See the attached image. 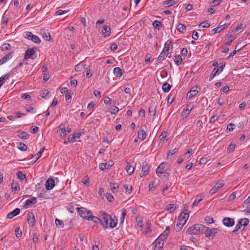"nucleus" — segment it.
<instances>
[{"label": "nucleus", "instance_id": "1", "mask_svg": "<svg viewBox=\"0 0 250 250\" xmlns=\"http://www.w3.org/2000/svg\"><path fill=\"white\" fill-rule=\"evenodd\" d=\"M100 224L104 229H113L115 228L117 224V219L114 216L112 217L104 212H100Z\"/></svg>", "mask_w": 250, "mask_h": 250}, {"label": "nucleus", "instance_id": "2", "mask_svg": "<svg viewBox=\"0 0 250 250\" xmlns=\"http://www.w3.org/2000/svg\"><path fill=\"white\" fill-rule=\"evenodd\" d=\"M206 227L203 225L199 224H195L188 228L186 233L190 235H196L204 231Z\"/></svg>", "mask_w": 250, "mask_h": 250}, {"label": "nucleus", "instance_id": "3", "mask_svg": "<svg viewBox=\"0 0 250 250\" xmlns=\"http://www.w3.org/2000/svg\"><path fill=\"white\" fill-rule=\"evenodd\" d=\"M170 44L169 43L166 42L165 44L164 48L158 57V61H164L167 58L168 55L170 54L171 52L170 51Z\"/></svg>", "mask_w": 250, "mask_h": 250}, {"label": "nucleus", "instance_id": "4", "mask_svg": "<svg viewBox=\"0 0 250 250\" xmlns=\"http://www.w3.org/2000/svg\"><path fill=\"white\" fill-rule=\"evenodd\" d=\"M77 210L80 216L83 219L87 220L90 217L92 212L87 208L83 207L77 208Z\"/></svg>", "mask_w": 250, "mask_h": 250}, {"label": "nucleus", "instance_id": "5", "mask_svg": "<svg viewBox=\"0 0 250 250\" xmlns=\"http://www.w3.org/2000/svg\"><path fill=\"white\" fill-rule=\"evenodd\" d=\"M23 37L25 39L31 40L35 43H40L41 42V40L39 37L37 35H33L31 32H24L23 33Z\"/></svg>", "mask_w": 250, "mask_h": 250}, {"label": "nucleus", "instance_id": "6", "mask_svg": "<svg viewBox=\"0 0 250 250\" xmlns=\"http://www.w3.org/2000/svg\"><path fill=\"white\" fill-rule=\"evenodd\" d=\"M205 234L206 237L208 238L209 239H212L215 234L217 233L219 229L217 228H212L210 229L209 228H206L205 229Z\"/></svg>", "mask_w": 250, "mask_h": 250}, {"label": "nucleus", "instance_id": "7", "mask_svg": "<svg viewBox=\"0 0 250 250\" xmlns=\"http://www.w3.org/2000/svg\"><path fill=\"white\" fill-rule=\"evenodd\" d=\"M189 217V212L188 211L181 213L178 217V222L181 226H184L186 223Z\"/></svg>", "mask_w": 250, "mask_h": 250}, {"label": "nucleus", "instance_id": "8", "mask_svg": "<svg viewBox=\"0 0 250 250\" xmlns=\"http://www.w3.org/2000/svg\"><path fill=\"white\" fill-rule=\"evenodd\" d=\"M167 164L164 162L161 163L156 170V173L159 177H162L163 174H165L166 171Z\"/></svg>", "mask_w": 250, "mask_h": 250}, {"label": "nucleus", "instance_id": "9", "mask_svg": "<svg viewBox=\"0 0 250 250\" xmlns=\"http://www.w3.org/2000/svg\"><path fill=\"white\" fill-rule=\"evenodd\" d=\"M224 186V183L223 182H217L213 187L209 190V193L211 195H213L216 192H217L218 190H219L223 186Z\"/></svg>", "mask_w": 250, "mask_h": 250}, {"label": "nucleus", "instance_id": "10", "mask_svg": "<svg viewBox=\"0 0 250 250\" xmlns=\"http://www.w3.org/2000/svg\"><path fill=\"white\" fill-rule=\"evenodd\" d=\"M35 53V50L34 48H29L25 51L24 58L25 60L29 59H35L34 57Z\"/></svg>", "mask_w": 250, "mask_h": 250}, {"label": "nucleus", "instance_id": "11", "mask_svg": "<svg viewBox=\"0 0 250 250\" xmlns=\"http://www.w3.org/2000/svg\"><path fill=\"white\" fill-rule=\"evenodd\" d=\"M223 225L227 227H231L234 225V220L229 217H225L222 219Z\"/></svg>", "mask_w": 250, "mask_h": 250}, {"label": "nucleus", "instance_id": "12", "mask_svg": "<svg viewBox=\"0 0 250 250\" xmlns=\"http://www.w3.org/2000/svg\"><path fill=\"white\" fill-rule=\"evenodd\" d=\"M114 164V162L112 160L108 161L104 163H100L99 166V168L103 171L111 167Z\"/></svg>", "mask_w": 250, "mask_h": 250}, {"label": "nucleus", "instance_id": "13", "mask_svg": "<svg viewBox=\"0 0 250 250\" xmlns=\"http://www.w3.org/2000/svg\"><path fill=\"white\" fill-rule=\"evenodd\" d=\"M37 202V200L35 197H31V198L27 199L25 201L24 204L23 205V207L25 208H27L30 206H31L32 205H34V204H36Z\"/></svg>", "mask_w": 250, "mask_h": 250}, {"label": "nucleus", "instance_id": "14", "mask_svg": "<svg viewBox=\"0 0 250 250\" xmlns=\"http://www.w3.org/2000/svg\"><path fill=\"white\" fill-rule=\"evenodd\" d=\"M149 169V167L148 164L146 162H144L142 163V172L140 174V176L141 177H144L146 174Z\"/></svg>", "mask_w": 250, "mask_h": 250}, {"label": "nucleus", "instance_id": "15", "mask_svg": "<svg viewBox=\"0 0 250 250\" xmlns=\"http://www.w3.org/2000/svg\"><path fill=\"white\" fill-rule=\"evenodd\" d=\"M13 56V53L12 52H10L6 54L0 60V65L5 63L7 61L10 60L12 58Z\"/></svg>", "mask_w": 250, "mask_h": 250}, {"label": "nucleus", "instance_id": "16", "mask_svg": "<svg viewBox=\"0 0 250 250\" xmlns=\"http://www.w3.org/2000/svg\"><path fill=\"white\" fill-rule=\"evenodd\" d=\"M55 181L53 178H49L45 182V188L47 190H51L55 186Z\"/></svg>", "mask_w": 250, "mask_h": 250}, {"label": "nucleus", "instance_id": "17", "mask_svg": "<svg viewBox=\"0 0 250 250\" xmlns=\"http://www.w3.org/2000/svg\"><path fill=\"white\" fill-rule=\"evenodd\" d=\"M102 33L104 38L109 37L111 34L110 27L107 25L104 26Z\"/></svg>", "mask_w": 250, "mask_h": 250}, {"label": "nucleus", "instance_id": "18", "mask_svg": "<svg viewBox=\"0 0 250 250\" xmlns=\"http://www.w3.org/2000/svg\"><path fill=\"white\" fill-rule=\"evenodd\" d=\"M198 88V86H194L192 87V88L190 90L187 94V98L189 99L196 96L199 93V90L197 89Z\"/></svg>", "mask_w": 250, "mask_h": 250}, {"label": "nucleus", "instance_id": "19", "mask_svg": "<svg viewBox=\"0 0 250 250\" xmlns=\"http://www.w3.org/2000/svg\"><path fill=\"white\" fill-rule=\"evenodd\" d=\"M220 24H221L220 25L217 26L216 28H213L211 32L213 34H216L220 33L221 31H222L223 29H225L226 27V23H222V22H220Z\"/></svg>", "mask_w": 250, "mask_h": 250}, {"label": "nucleus", "instance_id": "20", "mask_svg": "<svg viewBox=\"0 0 250 250\" xmlns=\"http://www.w3.org/2000/svg\"><path fill=\"white\" fill-rule=\"evenodd\" d=\"M169 232V227H167L166 230L161 233V234L157 238L158 239L163 242L165 241L167 238V235Z\"/></svg>", "mask_w": 250, "mask_h": 250}, {"label": "nucleus", "instance_id": "21", "mask_svg": "<svg viewBox=\"0 0 250 250\" xmlns=\"http://www.w3.org/2000/svg\"><path fill=\"white\" fill-rule=\"evenodd\" d=\"M20 209L19 208H16L14 210L10 211L7 215V218L8 219H12L14 217L18 215L20 213Z\"/></svg>", "mask_w": 250, "mask_h": 250}, {"label": "nucleus", "instance_id": "22", "mask_svg": "<svg viewBox=\"0 0 250 250\" xmlns=\"http://www.w3.org/2000/svg\"><path fill=\"white\" fill-rule=\"evenodd\" d=\"M223 67L222 66H221L219 68H218V67L214 68L210 74V75L209 77V81L212 80L215 76V75H216V74L218 72H219V73L222 72L223 71Z\"/></svg>", "mask_w": 250, "mask_h": 250}, {"label": "nucleus", "instance_id": "23", "mask_svg": "<svg viewBox=\"0 0 250 250\" xmlns=\"http://www.w3.org/2000/svg\"><path fill=\"white\" fill-rule=\"evenodd\" d=\"M11 188L12 191L14 193H17L19 191L20 188L18 183L16 181H13L11 183Z\"/></svg>", "mask_w": 250, "mask_h": 250}, {"label": "nucleus", "instance_id": "24", "mask_svg": "<svg viewBox=\"0 0 250 250\" xmlns=\"http://www.w3.org/2000/svg\"><path fill=\"white\" fill-rule=\"evenodd\" d=\"M155 244L154 250H159L163 248L164 244V242L160 241L157 238L155 240L154 242Z\"/></svg>", "mask_w": 250, "mask_h": 250}, {"label": "nucleus", "instance_id": "25", "mask_svg": "<svg viewBox=\"0 0 250 250\" xmlns=\"http://www.w3.org/2000/svg\"><path fill=\"white\" fill-rule=\"evenodd\" d=\"M244 230V228L242 226L240 222L239 221L237 222V224L235 227L234 229L232 231L233 233H236L238 231H242Z\"/></svg>", "mask_w": 250, "mask_h": 250}, {"label": "nucleus", "instance_id": "26", "mask_svg": "<svg viewBox=\"0 0 250 250\" xmlns=\"http://www.w3.org/2000/svg\"><path fill=\"white\" fill-rule=\"evenodd\" d=\"M234 33H232L229 35L228 36V39L225 43V45H229L231 42L234 40L235 37L234 35Z\"/></svg>", "mask_w": 250, "mask_h": 250}, {"label": "nucleus", "instance_id": "27", "mask_svg": "<svg viewBox=\"0 0 250 250\" xmlns=\"http://www.w3.org/2000/svg\"><path fill=\"white\" fill-rule=\"evenodd\" d=\"M151 232V224L150 222H146L145 224V234L147 236Z\"/></svg>", "mask_w": 250, "mask_h": 250}, {"label": "nucleus", "instance_id": "28", "mask_svg": "<svg viewBox=\"0 0 250 250\" xmlns=\"http://www.w3.org/2000/svg\"><path fill=\"white\" fill-rule=\"evenodd\" d=\"M58 132L60 134V137L63 139L66 136V132L65 131V127L64 126L62 127V125H60L59 126V130Z\"/></svg>", "mask_w": 250, "mask_h": 250}, {"label": "nucleus", "instance_id": "29", "mask_svg": "<svg viewBox=\"0 0 250 250\" xmlns=\"http://www.w3.org/2000/svg\"><path fill=\"white\" fill-rule=\"evenodd\" d=\"M85 64L83 62H81L77 64L75 67V70L76 72L81 71L85 66Z\"/></svg>", "mask_w": 250, "mask_h": 250}, {"label": "nucleus", "instance_id": "30", "mask_svg": "<svg viewBox=\"0 0 250 250\" xmlns=\"http://www.w3.org/2000/svg\"><path fill=\"white\" fill-rule=\"evenodd\" d=\"M113 73L114 75L118 77H121L123 75V72L122 69L118 67L114 68Z\"/></svg>", "mask_w": 250, "mask_h": 250}, {"label": "nucleus", "instance_id": "31", "mask_svg": "<svg viewBox=\"0 0 250 250\" xmlns=\"http://www.w3.org/2000/svg\"><path fill=\"white\" fill-rule=\"evenodd\" d=\"M146 136V134L144 130H141L138 133V137L142 141L145 139Z\"/></svg>", "mask_w": 250, "mask_h": 250}, {"label": "nucleus", "instance_id": "32", "mask_svg": "<svg viewBox=\"0 0 250 250\" xmlns=\"http://www.w3.org/2000/svg\"><path fill=\"white\" fill-rule=\"evenodd\" d=\"M189 105H188L187 106V109L182 112V117L183 118H187L190 114V112L192 110V108H189Z\"/></svg>", "mask_w": 250, "mask_h": 250}, {"label": "nucleus", "instance_id": "33", "mask_svg": "<svg viewBox=\"0 0 250 250\" xmlns=\"http://www.w3.org/2000/svg\"><path fill=\"white\" fill-rule=\"evenodd\" d=\"M110 187L111 191L113 192H116L118 191L119 188V185L117 183H111L110 184Z\"/></svg>", "mask_w": 250, "mask_h": 250}, {"label": "nucleus", "instance_id": "34", "mask_svg": "<svg viewBox=\"0 0 250 250\" xmlns=\"http://www.w3.org/2000/svg\"><path fill=\"white\" fill-rule=\"evenodd\" d=\"M87 220L91 221L95 223H98L99 222H100V217L99 218L96 216H93L92 215V213H91L90 217L87 218Z\"/></svg>", "mask_w": 250, "mask_h": 250}, {"label": "nucleus", "instance_id": "35", "mask_svg": "<svg viewBox=\"0 0 250 250\" xmlns=\"http://www.w3.org/2000/svg\"><path fill=\"white\" fill-rule=\"evenodd\" d=\"M17 147L19 150L22 151H25L27 149L26 145L22 143H18L17 144Z\"/></svg>", "mask_w": 250, "mask_h": 250}, {"label": "nucleus", "instance_id": "36", "mask_svg": "<svg viewBox=\"0 0 250 250\" xmlns=\"http://www.w3.org/2000/svg\"><path fill=\"white\" fill-rule=\"evenodd\" d=\"M178 2V0H167L164 2V5L167 6H171Z\"/></svg>", "mask_w": 250, "mask_h": 250}, {"label": "nucleus", "instance_id": "37", "mask_svg": "<svg viewBox=\"0 0 250 250\" xmlns=\"http://www.w3.org/2000/svg\"><path fill=\"white\" fill-rule=\"evenodd\" d=\"M239 221L240 222L242 226L244 228L249 224L250 222L249 220L246 218L241 219L239 220Z\"/></svg>", "mask_w": 250, "mask_h": 250}, {"label": "nucleus", "instance_id": "38", "mask_svg": "<svg viewBox=\"0 0 250 250\" xmlns=\"http://www.w3.org/2000/svg\"><path fill=\"white\" fill-rule=\"evenodd\" d=\"M27 221L29 224H31L32 226L34 225L35 224V218L33 214H28Z\"/></svg>", "mask_w": 250, "mask_h": 250}, {"label": "nucleus", "instance_id": "39", "mask_svg": "<svg viewBox=\"0 0 250 250\" xmlns=\"http://www.w3.org/2000/svg\"><path fill=\"white\" fill-rule=\"evenodd\" d=\"M174 62L177 65H180L181 64L182 59L181 56L177 55L173 58Z\"/></svg>", "mask_w": 250, "mask_h": 250}, {"label": "nucleus", "instance_id": "40", "mask_svg": "<svg viewBox=\"0 0 250 250\" xmlns=\"http://www.w3.org/2000/svg\"><path fill=\"white\" fill-rule=\"evenodd\" d=\"M126 215V211L125 208H123L121 210V216L120 218V223L123 224L124 222L125 217Z\"/></svg>", "mask_w": 250, "mask_h": 250}, {"label": "nucleus", "instance_id": "41", "mask_svg": "<svg viewBox=\"0 0 250 250\" xmlns=\"http://www.w3.org/2000/svg\"><path fill=\"white\" fill-rule=\"evenodd\" d=\"M177 29L181 33H184L186 30V26L182 23H179L177 26Z\"/></svg>", "mask_w": 250, "mask_h": 250}, {"label": "nucleus", "instance_id": "42", "mask_svg": "<svg viewBox=\"0 0 250 250\" xmlns=\"http://www.w3.org/2000/svg\"><path fill=\"white\" fill-rule=\"evenodd\" d=\"M44 150V147H42L40 151L34 156L36 158L34 161V163H35L37 160H38L42 156V153Z\"/></svg>", "mask_w": 250, "mask_h": 250}, {"label": "nucleus", "instance_id": "43", "mask_svg": "<svg viewBox=\"0 0 250 250\" xmlns=\"http://www.w3.org/2000/svg\"><path fill=\"white\" fill-rule=\"evenodd\" d=\"M125 169H126V172L129 175H131L132 174H133V173L134 172V167L129 165V164H128L127 165V166L126 167Z\"/></svg>", "mask_w": 250, "mask_h": 250}, {"label": "nucleus", "instance_id": "44", "mask_svg": "<svg viewBox=\"0 0 250 250\" xmlns=\"http://www.w3.org/2000/svg\"><path fill=\"white\" fill-rule=\"evenodd\" d=\"M170 85L169 83H165L162 85V89L165 92H168L170 89Z\"/></svg>", "mask_w": 250, "mask_h": 250}, {"label": "nucleus", "instance_id": "45", "mask_svg": "<svg viewBox=\"0 0 250 250\" xmlns=\"http://www.w3.org/2000/svg\"><path fill=\"white\" fill-rule=\"evenodd\" d=\"M153 26L155 28L160 30L162 27V23L160 21L156 20L153 22Z\"/></svg>", "mask_w": 250, "mask_h": 250}, {"label": "nucleus", "instance_id": "46", "mask_svg": "<svg viewBox=\"0 0 250 250\" xmlns=\"http://www.w3.org/2000/svg\"><path fill=\"white\" fill-rule=\"evenodd\" d=\"M175 208H176L175 205L174 204H168L166 207V209L167 211H169L170 212H171Z\"/></svg>", "mask_w": 250, "mask_h": 250}, {"label": "nucleus", "instance_id": "47", "mask_svg": "<svg viewBox=\"0 0 250 250\" xmlns=\"http://www.w3.org/2000/svg\"><path fill=\"white\" fill-rule=\"evenodd\" d=\"M16 175L21 180H23L26 178V175L21 171H18Z\"/></svg>", "mask_w": 250, "mask_h": 250}, {"label": "nucleus", "instance_id": "48", "mask_svg": "<svg viewBox=\"0 0 250 250\" xmlns=\"http://www.w3.org/2000/svg\"><path fill=\"white\" fill-rule=\"evenodd\" d=\"M11 45L8 43H4L3 44L1 47L0 49L2 51H8L11 49Z\"/></svg>", "mask_w": 250, "mask_h": 250}, {"label": "nucleus", "instance_id": "49", "mask_svg": "<svg viewBox=\"0 0 250 250\" xmlns=\"http://www.w3.org/2000/svg\"><path fill=\"white\" fill-rule=\"evenodd\" d=\"M235 147V144L234 143H230L227 148V152L230 153L234 151Z\"/></svg>", "mask_w": 250, "mask_h": 250}, {"label": "nucleus", "instance_id": "50", "mask_svg": "<svg viewBox=\"0 0 250 250\" xmlns=\"http://www.w3.org/2000/svg\"><path fill=\"white\" fill-rule=\"evenodd\" d=\"M19 136L22 139H27L29 137V135L26 132L22 131L19 133Z\"/></svg>", "mask_w": 250, "mask_h": 250}, {"label": "nucleus", "instance_id": "51", "mask_svg": "<svg viewBox=\"0 0 250 250\" xmlns=\"http://www.w3.org/2000/svg\"><path fill=\"white\" fill-rule=\"evenodd\" d=\"M124 188H125V191L127 193H128V194H130L132 191V188L131 186H130L128 185H127V184L124 185Z\"/></svg>", "mask_w": 250, "mask_h": 250}, {"label": "nucleus", "instance_id": "52", "mask_svg": "<svg viewBox=\"0 0 250 250\" xmlns=\"http://www.w3.org/2000/svg\"><path fill=\"white\" fill-rule=\"evenodd\" d=\"M50 93V92L47 90V89H45V90H42L41 93H40V96L42 98H45L47 97V96Z\"/></svg>", "mask_w": 250, "mask_h": 250}, {"label": "nucleus", "instance_id": "53", "mask_svg": "<svg viewBox=\"0 0 250 250\" xmlns=\"http://www.w3.org/2000/svg\"><path fill=\"white\" fill-rule=\"evenodd\" d=\"M210 23H209L208 21H203L200 23L198 26L200 28H207L208 27Z\"/></svg>", "mask_w": 250, "mask_h": 250}, {"label": "nucleus", "instance_id": "54", "mask_svg": "<svg viewBox=\"0 0 250 250\" xmlns=\"http://www.w3.org/2000/svg\"><path fill=\"white\" fill-rule=\"evenodd\" d=\"M204 220L207 224H213L214 223V220L213 218L210 217L209 216H207L205 217Z\"/></svg>", "mask_w": 250, "mask_h": 250}, {"label": "nucleus", "instance_id": "55", "mask_svg": "<svg viewBox=\"0 0 250 250\" xmlns=\"http://www.w3.org/2000/svg\"><path fill=\"white\" fill-rule=\"evenodd\" d=\"M119 111V108L117 106H114L111 108L110 110V113L111 114L115 115Z\"/></svg>", "mask_w": 250, "mask_h": 250}, {"label": "nucleus", "instance_id": "56", "mask_svg": "<svg viewBox=\"0 0 250 250\" xmlns=\"http://www.w3.org/2000/svg\"><path fill=\"white\" fill-rule=\"evenodd\" d=\"M55 222V224H56V225L57 226V227H63V223L62 220H59L58 219H56Z\"/></svg>", "mask_w": 250, "mask_h": 250}, {"label": "nucleus", "instance_id": "57", "mask_svg": "<svg viewBox=\"0 0 250 250\" xmlns=\"http://www.w3.org/2000/svg\"><path fill=\"white\" fill-rule=\"evenodd\" d=\"M235 125L232 123L229 124L227 127V130L229 131H232L235 128Z\"/></svg>", "mask_w": 250, "mask_h": 250}, {"label": "nucleus", "instance_id": "58", "mask_svg": "<svg viewBox=\"0 0 250 250\" xmlns=\"http://www.w3.org/2000/svg\"><path fill=\"white\" fill-rule=\"evenodd\" d=\"M176 152V149H174L172 150H169L167 152V159L169 158L170 157L175 154Z\"/></svg>", "mask_w": 250, "mask_h": 250}, {"label": "nucleus", "instance_id": "59", "mask_svg": "<svg viewBox=\"0 0 250 250\" xmlns=\"http://www.w3.org/2000/svg\"><path fill=\"white\" fill-rule=\"evenodd\" d=\"M244 28V27L243 24L242 23H240L236 27V28L234 30L232 31V33H235L236 32H237L239 30L243 29Z\"/></svg>", "mask_w": 250, "mask_h": 250}, {"label": "nucleus", "instance_id": "60", "mask_svg": "<svg viewBox=\"0 0 250 250\" xmlns=\"http://www.w3.org/2000/svg\"><path fill=\"white\" fill-rule=\"evenodd\" d=\"M21 231L20 228H17L15 229V234L17 237H21Z\"/></svg>", "mask_w": 250, "mask_h": 250}, {"label": "nucleus", "instance_id": "61", "mask_svg": "<svg viewBox=\"0 0 250 250\" xmlns=\"http://www.w3.org/2000/svg\"><path fill=\"white\" fill-rule=\"evenodd\" d=\"M105 197L107 200L109 202H111L114 199L113 195L110 193H106Z\"/></svg>", "mask_w": 250, "mask_h": 250}, {"label": "nucleus", "instance_id": "62", "mask_svg": "<svg viewBox=\"0 0 250 250\" xmlns=\"http://www.w3.org/2000/svg\"><path fill=\"white\" fill-rule=\"evenodd\" d=\"M69 11V10H68ZM68 11L65 10H58L56 12V15L57 16H60L61 15H63L64 14L67 13Z\"/></svg>", "mask_w": 250, "mask_h": 250}, {"label": "nucleus", "instance_id": "63", "mask_svg": "<svg viewBox=\"0 0 250 250\" xmlns=\"http://www.w3.org/2000/svg\"><path fill=\"white\" fill-rule=\"evenodd\" d=\"M68 142L70 143H74L76 141V139L75 138V137H74V136L73 135V134L71 135H70L68 137Z\"/></svg>", "mask_w": 250, "mask_h": 250}, {"label": "nucleus", "instance_id": "64", "mask_svg": "<svg viewBox=\"0 0 250 250\" xmlns=\"http://www.w3.org/2000/svg\"><path fill=\"white\" fill-rule=\"evenodd\" d=\"M236 193L235 192H232L229 197V201H231L235 199Z\"/></svg>", "mask_w": 250, "mask_h": 250}]
</instances>
